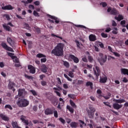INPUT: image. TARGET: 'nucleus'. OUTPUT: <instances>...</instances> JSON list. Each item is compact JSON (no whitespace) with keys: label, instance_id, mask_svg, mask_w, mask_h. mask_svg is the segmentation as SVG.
Instances as JSON below:
<instances>
[{"label":"nucleus","instance_id":"nucleus-56","mask_svg":"<svg viewBox=\"0 0 128 128\" xmlns=\"http://www.w3.org/2000/svg\"><path fill=\"white\" fill-rule=\"evenodd\" d=\"M34 16H40V15H38V13L36 11L34 10Z\"/></svg>","mask_w":128,"mask_h":128},{"label":"nucleus","instance_id":"nucleus-10","mask_svg":"<svg viewBox=\"0 0 128 128\" xmlns=\"http://www.w3.org/2000/svg\"><path fill=\"white\" fill-rule=\"evenodd\" d=\"M2 10H14V7L12 6V5H6L2 7Z\"/></svg>","mask_w":128,"mask_h":128},{"label":"nucleus","instance_id":"nucleus-23","mask_svg":"<svg viewBox=\"0 0 128 128\" xmlns=\"http://www.w3.org/2000/svg\"><path fill=\"white\" fill-rule=\"evenodd\" d=\"M2 27L4 28V30H7V32H10V27L8 26H6V24H3Z\"/></svg>","mask_w":128,"mask_h":128},{"label":"nucleus","instance_id":"nucleus-58","mask_svg":"<svg viewBox=\"0 0 128 128\" xmlns=\"http://www.w3.org/2000/svg\"><path fill=\"white\" fill-rule=\"evenodd\" d=\"M46 78V75L45 74H41L40 76V80H44V78Z\"/></svg>","mask_w":128,"mask_h":128},{"label":"nucleus","instance_id":"nucleus-61","mask_svg":"<svg viewBox=\"0 0 128 128\" xmlns=\"http://www.w3.org/2000/svg\"><path fill=\"white\" fill-rule=\"evenodd\" d=\"M63 88H66V89L68 88V85L67 84H63Z\"/></svg>","mask_w":128,"mask_h":128},{"label":"nucleus","instance_id":"nucleus-46","mask_svg":"<svg viewBox=\"0 0 128 128\" xmlns=\"http://www.w3.org/2000/svg\"><path fill=\"white\" fill-rule=\"evenodd\" d=\"M88 60L90 62H92V60H94V58H92V56H88Z\"/></svg>","mask_w":128,"mask_h":128},{"label":"nucleus","instance_id":"nucleus-13","mask_svg":"<svg viewBox=\"0 0 128 128\" xmlns=\"http://www.w3.org/2000/svg\"><path fill=\"white\" fill-rule=\"evenodd\" d=\"M48 16L50 18H52V20H55L56 24L60 23V20H58V18L57 17L51 16L50 14H48Z\"/></svg>","mask_w":128,"mask_h":128},{"label":"nucleus","instance_id":"nucleus-64","mask_svg":"<svg viewBox=\"0 0 128 128\" xmlns=\"http://www.w3.org/2000/svg\"><path fill=\"white\" fill-rule=\"evenodd\" d=\"M34 4H35V6H40V1H36L34 2Z\"/></svg>","mask_w":128,"mask_h":128},{"label":"nucleus","instance_id":"nucleus-57","mask_svg":"<svg viewBox=\"0 0 128 128\" xmlns=\"http://www.w3.org/2000/svg\"><path fill=\"white\" fill-rule=\"evenodd\" d=\"M66 122H67V124H70V122H72V119L70 118H66Z\"/></svg>","mask_w":128,"mask_h":128},{"label":"nucleus","instance_id":"nucleus-41","mask_svg":"<svg viewBox=\"0 0 128 128\" xmlns=\"http://www.w3.org/2000/svg\"><path fill=\"white\" fill-rule=\"evenodd\" d=\"M59 120L63 124H66V120H64V118H59Z\"/></svg>","mask_w":128,"mask_h":128},{"label":"nucleus","instance_id":"nucleus-40","mask_svg":"<svg viewBox=\"0 0 128 128\" xmlns=\"http://www.w3.org/2000/svg\"><path fill=\"white\" fill-rule=\"evenodd\" d=\"M24 76L25 78H28V80H33L34 78V77L27 75L26 74H24Z\"/></svg>","mask_w":128,"mask_h":128},{"label":"nucleus","instance_id":"nucleus-28","mask_svg":"<svg viewBox=\"0 0 128 128\" xmlns=\"http://www.w3.org/2000/svg\"><path fill=\"white\" fill-rule=\"evenodd\" d=\"M50 102H52V104L54 106L56 104H58V102H56V98H52L50 100Z\"/></svg>","mask_w":128,"mask_h":128},{"label":"nucleus","instance_id":"nucleus-49","mask_svg":"<svg viewBox=\"0 0 128 128\" xmlns=\"http://www.w3.org/2000/svg\"><path fill=\"white\" fill-rule=\"evenodd\" d=\"M52 36H56V38H60V40H62V37L58 36V35H56L54 34H52Z\"/></svg>","mask_w":128,"mask_h":128},{"label":"nucleus","instance_id":"nucleus-1","mask_svg":"<svg viewBox=\"0 0 128 128\" xmlns=\"http://www.w3.org/2000/svg\"><path fill=\"white\" fill-rule=\"evenodd\" d=\"M64 44L59 43L52 50L51 54L56 56H64Z\"/></svg>","mask_w":128,"mask_h":128},{"label":"nucleus","instance_id":"nucleus-32","mask_svg":"<svg viewBox=\"0 0 128 128\" xmlns=\"http://www.w3.org/2000/svg\"><path fill=\"white\" fill-rule=\"evenodd\" d=\"M8 54L9 56H10V58H12V59L16 58V56H14V54L8 52Z\"/></svg>","mask_w":128,"mask_h":128},{"label":"nucleus","instance_id":"nucleus-31","mask_svg":"<svg viewBox=\"0 0 128 128\" xmlns=\"http://www.w3.org/2000/svg\"><path fill=\"white\" fill-rule=\"evenodd\" d=\"M7 42H8V44H14V41L10 37H8L7 38Z\"/></svg>","mask_w":128,"mask_h":128},{"label":"nucleus","instance_id":"nucleus-27","mask_svg":"<svg viewBox=\"0 0 128 128\" xmlns=\"http://www.w3.org/2000/svg\"><path fill=\"white\" fill-rule=\"evenodd\" d=\"M66 108H67V110H69V112H71V114H74V108H72L70 107V106L68 105L66 106Z\"/></svg>","mask_w":128,"mask_h":128},{"label":"nucleus","instance_id":"nucleus-25","mask_svg":"<svg viewBox=\"0 0 128 128\" xmlns=\"http://www.w3.org/2000/svg\"><path fill=\"white\" fill-rule=\"evenodd\" d=\"M74 42H76V46L78 48H80V46H82V42H78V40H75Z\"/></svg>","mask_w":128,"mask_h":128},{"label":"nucleus","instance_id":"nucleus-48","mask_svg":"<svg viewBox=\"0 0 128 128\" xmlns=\"http://www.w3.org/2000/svg\"><path fill=\"white\" fill-rule=\"evenodd\" d=\"M76 28H87L86 27L82 25H76Z\"/></svg>","mask_w":128,"mask_h":128},{"label":"nucleus","instance_id":"nucleus-18","mask_svg":"<svg viewBox=\"0 0 128 128\" xmlns=\"http://www.w3.org/2000/svg\"><path fill=\"white\" fill-rule=\"evenodd\" d=\"M118 14V11L116 8H112L110 12V14H112L113 16H117Z\"/></svg>","mask_w":128,"mask_h":128},{"label":"nucleus","instance_id":"nucleus-6","mask_svg":"<svg viewBox=\"0 0 128 128\" xmlns=\"http://www.w3.org/2000/svg\"><path fill=\"white\" fill-rule=\"evenodd\" d=\"M1 46L6 50H8V52H14V49L8 46V44H6L4 42H2L0 44Z\"/></svg>","mask_w":128,"mask_h":128},{"label":"nucleus","instance_id":"nucleus-11","mask_svg":"<svg viewBox=\"0 0 128 128\" xmlns=\"http://www.w3.org/2000/svg\"><path fill=\"white\" fill-rule=\"evenodd\" d=\"M0 118L2 120H4V122H8L10 120V118L4 114L2 113L0 114Z\"/></svg>","mask_w":128,"mask_h":128},{"label":"nucleus","instance_id":"nucleus-19","mask_svg":"<svg viewBox=\"0 0 128 128\" xmlns=\"http://www.w3.org/2000/svg\"><path fill=\"white\" fill-rule=\"evenodd\" d=\"M108 80V77L105 76L104 78H100V84H106Z\"/></svg>","mask_w":128,"mask_h":128},{"label":"nucleus","instance_id":"nucleus-5","mask_svg":"<svg viewBox=\"0 0 128 128\" xmlns=\"http://www.w3.org/2000/svg\"><path fill=\"white\" fill-rule=\"evenodd\" d=\"M54 107L48 108L44 110V114H46V116L54 114Z\"/></svg>","mask_w":128,"mask_h":128},{"label":"nucleus","instance_id":"nucleus-7","mask_svg":"<svg viewBox=\"0 0 128 128\" xmlns=\"http://www.w3.org/2000/svg\"><path fill=\"white\" fill-rule=\"evenodd\" d=\"M94 74L96 76V78H98V76L100 75V67L96 66V69L94 68Z\"/></svg>","mask_w":128,"mask_h":128},{"label":"nucleus","instance_id":"nucleus-35","mask_svg":"<svg viewBox=\"0 0 128 128\" xmlns=\"http://www.w3.org/2000/svg\"><path fill=\"white\" fill-rule=\"evenodd\" d=\"M34 30H36V32L37 34H40V29L38 26L34 27Z\"/></svg>","mask_w":128,"mask_h":128},{"label":"nucleus","instance_id":"nucleus-45","mask_svg":"<svg viewBox=\"0 0 128 128\" xmlns=\"http://www.w3.org/2000/svg\"><path fill=\"white\" fill-rule=\"evenodd\" d=\"M53 90H58V92H60V90H62L63 89L61 87H58V88H54Z\"/></svg>","mask_w":128,"mask_h":128},{"label":"nucleus","instance_id":"nucleus-36","mask_svg":"<svg viewBox=\"0 0 128 128\" xmlns=\"http://www.w3.org/2000/svg\"><path fill=\"white\" fill-rule=\"evenodd\" d=\"M64 76L68 80L69 82H72V79L70 78L66 74H64Z\"/></svg>","mask_w":128,"mask_h":128},{"label":"nucleus","instance_id":"nucleus-30","mask_svg":"<svg viewBox=\"0 0 128 128\" xmlns=\"http://www.w3.org/2000/svg\"><path fill=\"white\" fill-rule=\"evenodd\" d=\"M70 106H72V108H76V104L75 103L73 102V101L72 100H70Z\"/></svg>","mask_w":128,"mask_h":128},{"label":"nucleus","instance_id":"nucleus-60","mask_svg":"<svg viewBox=\"0 0 128 128\" xmlns=\"http://www.w3.org/2000/svg\"><path fill=\"white\" fill-rule=\"evenodd\" d=\"M128 82V78H126V77H124L122 80V82Z\"/></svg>","mask_w":128,"mask_h":128},{"label":"nucleus","instance_id":"nucleus-37","mask_svg":"<svg viewBox=\"0 0 128 128\" xmlns=\"http://www.w3.org/2000/svg\"><path fill=\"white\" fill-rule=\"evenodd\" d=\"M30 92H32L33 96H38V93L36 92L35 90H30Z\"/></svg>","mask_w":128,"mask_h":128},{"label":"nucleus","instance_id":"nucleus-21","mask_svg":"<svg viewBox=\"0 0 128 128\" xmlns=\"http://www.w3.org/2000/svg\"><path fill=\"white\" fill-rule=\"evenodd\" d=\"M114 18L118 22H120L122 20H124V16H122V15L119 14L118 16H116Z\"/></svg>","mask_w":128,"mask_h":128},{"label":"nucleus","instance_id":"nucleus-63","mask_svg":"<svg viewBox=\"0 0 128 128\" xmlns=\"http://www.w3.org/2000/svg\"><path fill=\"white\" fill-rule=\"evenodd\" d=\"M23 122H24V124H25L26 126H28V120H25L24 121H23Z\"/></svg>","mask_w":128,"mask_h":128},{"label":"nucleus","instance_id":"nucleus-14","mask_svg":"<svg viewBox=\"0 0 128 128\" xmlns=\"http://www.w3.org/2000/svg\"><path fill=\"white\" fill-rule=\"evenodd\" d=\"M14 86H16V84L14 82L10 81L9 80V84H8V88L9 90H12L14 88Z\"/></svg>","mask_w":128,"mask_h":128},{"label":"nucleus","instance_id":"nucleus-53","mask_svg":"<svg viewBox=\"0 0 128 128\" xmlns=\"http://www.w3.org/2000/svg\"><path fill=\"white\" fill-rule=\"evenodd\" d=\"M20 119L21 120H22V122H24L26 120V116L24 115H22L21 116Z\"/></svg>","mask_w":128,"mask_h":128},{"label":"nucleus","instance_id":"nucleus-42","mask_svg":"<svg viewBox=\"0 0 128 128\" xmlns=\"http://www.w3.org/2000/svg\"><path fill=\"white\" fill-rule=\"evenodd\" d=\"M4 16L6 17L7 20H8V21L10 20V15L8 14H5L4 15Z\"/></svg>","mask_w":128,"mask_h":128},{"label":"nucleus","instance_id":"nucleus-39","mask_svg":"<svg viewBox=\"0 0 128 128\" xmlns=\"http://www.w3.org/2000/svg\"><path fill=\"white\" fill-rule=\"evenodd\" d=\"M4 108H9V110H12V107L10 104H6L4 106Z\"/></svg>","mask_w":128,"mask_h":128},{"label":"nucleus","instance_id":"nucleus-17","mask_svg":"<svg viewBox=\"0 0 128 128\" xmlns=\"http://www.w3.org/2000/svg\"><path fill=\"white\" fill-rule=\"evenodd\" d=\"M12 126L13 128H22V127L18 126V122H16V121H12Z\"/></svg>","mask_w":128,"mask_h":128},{"label":"nucleus","instance_id":"nucleus-54","mask_svg":"<svg viewBox=\"0 0 128 128\" xmlns=\"http://www.w3.org/2000/svg\"><path fill=\"white\" fill-rule=\"evenodd\" d=\"M114 54L115 56H117L118 58H120V54L116 52H114Z\"/></svg>","mask_w":128,"mask_h":128},{"label":"nucleus","instance_id":"nucleus-50","mask_svg":"<svg viewBox=\"0 0 128 128\" xmlns=\"http://www.w3.org/2000/svg\"><path fill=\"white\" fill-rule=\"evenodd\" d=\"M68 97L70 98H74V94H68Z\"/></svg>","mask_w":128,"mask_h":128},{"label":"nucleus","instance_id":"nucleus-16","mask_svg":"<svg viewBox=\"0 0 128 128\" xmlns=\"http://www.w3.org/2000/svg\"><path fill=\"white\" fill-rule=\"evenodd\" d=\"M89 40L90 42H96V36L94 34H90Z\"/></svg>","mask_w":128,"mask_h":128},{"label":"nucleus","instance_id":"nucleus-4","mask_svg":"<svg viewBox=\"0 0 128 128\" xmlns=\"http://www.w3.org/2000/svg\"><path fill=\"white\" fill-rule=\"evenodd\" d=\"M88 108L89 110H86L88 118H94L96 108L91 106H89Z\"/></svg>","mask_w":128,"mask_h":128},{"label":"nucleus","instance_id":"nucleus-43","mask_svg":"<svg viewBox=\"0 0 128 128\" xmlns=\"http://www.w3.org/2000/svg\"><path fill=\"white\" fill-rule=\"evenodd\" d=\"M101 36H102V38H108V34H106V33L104 32H102L101 34Z\"/></svg>","mask_w":128,"mask_h":128},{"label":"nucleus","instance_id":"nucleus-62","mask_svg":"<svg viewBox=\"0 0 128 128\" xmlns=\"http://www.w3.org/2000/svg\"><path fill=\"white\" fill-rule=\"evenodd\" d=\"M41 62H46V58H42L40 60Z\"/></svg>","mask_w":128,"mask_h":128},{"label":"nucleus","instance_id":"nucleus-8","mask_svg":"<svg viewBox=\"0 0 128 128\" xmlns=\"http://www.w3.org/2000/svg\"><path fill=\"white\" fill-rule=\"evenodd\" d=\"M69 58L74 61L75 64H78L80 62V59L72 54H69Z\"/></svg>","mask_w":128,"mask_h":128},{"label":"nucleus","instance_id":"nucleus-24","mask_svg":"<svg viewBox=\"0 0 128 128\" xmlns=\"http://www.w3.org/2000/svg\"><path fill=\"white\" fill-rule=\"evenodd\" d=\"M86 86H90L91 90H92L94 88V84H92V82H88L86 84Z\"/></svg>","mask_w":128,"mask_h":128},{"label":"nucleus","instance_id":"nucleus-26","mask_svg":"<svg viewBox=\"0 0 128 128\" xmlns=\"http://www.w3.org/2000/svg\"><path fill=\"white\" fill-rule=\"evenodd\" d=\"M53 114L54 117L56 118H58V111L56 110V108H54Z\"/></svg>","mask_w":128,"mask_h":128},{"label":"nucleus","instance_id":"nucleus-12","mask_svg":"<svg viewBox=\"0 0 128 128\" xmlns=\"http://www.w3.org/2000/svg\"><path fill=\"white\" fill-rule=\"evenodd\" d=\"M112 106L114 110H118L122 108V104H120L118 103H114L113 104Z\"/></svg>","mask_w":128,"mask_h":128},{"label":"nucleus","instance_id":"nucleus-52","mask_svg":"<svg viewBox=\"0 0 128 128\" xmlns=\"http://www.w3.org/2000/svg\"><path fill=\"white\" fill-rule=\"evenodd\" d=\"M77 84H84V80H78Z\"/></svg>","mask_w":128,"mask_h":128},{"label":"nucleus","instance_id":"nucleus-55","mask_svg":"<svg viewBox=\"0 0 128 128\" xmlns=\"http://www.w3.org/2000/svg\"><path fill=\"white\" fill-rule=\"evenodd\" d=\"M41 84H42V86H46V82L42 81Z\"/></svg>","mask_w":128,"mask_h":128},{"label":"nucleus","instance_id":"nucleus-15","mask_svg":"<svg viewBox=\"0 0 128 128\" xmlns=\"http://www.w3.org/2000/svg\"><path fill=\"white\" fill-rule=\"evenodd\" d=\"M28 69L30 70V74H36V68L32 66H28Z\"/></svg>","mask_w":128,"mask_h":128},{"label":"nucleus","instance_id":"nucleus-9","mask_svg":"<svg viewBox=\"0 0 128 128\" xmlns=\"http://www.w3.org/2000/svg\"><path fill=\"white\" fill-rule=\"evenodd\" d=\"M25 94H26V90L24 88L19 89L18 90V95L19 96H22Z\"/></svg>","mask_w":128,"mask_h":128},{"label":"nucleus","instance_id":"nucleus-2","mask_svg":"<svg viewBox=\"0 0 128 128\" xmlns=\"http://www.w3.org/2000/svg\"><path fill=\"white\" fill-rule=\"evenodd\" d=\"M19 108H26L30 104V102L26 99L19 98L16 102Z\"/></svg>","mask_w":128,"mask_h":128},{"label":"nucleus","instance_id":"nucleus-3","mask_svg":"<svg viewBox=\"0 0 128 128\" xmlns=\"http://www.w3.org/2000/svg\"><path fill=\"white\" fill-rule=\"evenodd\" d=\"M99 56L97 60L100 62V66H104V62H106V60H108V56L106 55L104 56V54L102 53L99 54Z\"/></svg>","mask_w":128,"mask_h":128},{"label":"nucleus","instance_id":"nucleus-34","mask_svg":"<svg viewBox=\"0 0 128 128\" xmlns=\"http://www.w3.org/2000/svg\"><path fill=\"white\" fill-rule=\"evenodd\" d=\"M64 66H66V68H70V63H68V62L66 61H64Z\"/></svg>","mask_w":128,"mask_h":128},{"label":"nucleus","instance_id":"nucleus-33","mask_svg":"<svg viewBox=\"0 0 128 128\" xmlns=\"http://www.w3.org/2000/svg\"><path fill=\"white\" fill-rule=\"evenodd\" d=\"M42 72H48V67L46 66V65H44V68L42 69Z\"/></svg>","mask_w":128,"mask_h":128},{"label":"nucleus","instance_id":"nucleus-44","mask_svg":"<svg viewBox=\"0 0 128 128\" xmlns=\"http://www.w3.org/2000/svg\"><path fill=\"white\" fill-rule=\"evenodd\" d=\"M68 76H70V78H74V72H72L70 71L68 72Z\"/></svg>","mask_w":128,"mask_h":128},{"label":"nucleus","instance_id":"nucleus-29","mask_svg":"<svg viewBox=\"0 0 128 128\" xmlns=\"http://www.w3.org/2000/svg\"><path fill=\"white\" fill-rule=\"evenodd\" d=\"M36 58H46V56L42 54L39 53L36 54Z\"/></svg>","mask_w":128,"mask_h":128},{"label":"nucleus","instance_id":"nucleus-47","mask_svg":"<svg viewBox=\"0 0 128 128\" xmlns=\"http://www.w3.org/2000/svg\"><path fill=\"white\" fill-rule=\"evenodd\" d=\"M103 104H105V106H108V108H112V106L110 104L109 102H104Z\"/></svg>","mask_w":128,"mask_h":128},{"label":"nucleus","instance_id":"nucleus-59","mask_svg":"<svg viewBox=\"0 0 128 128\" xmlns=\"http://www.w3.org/2000/svg\"><path fill=\"white\" fill-rule=\"evenodd\" d=\"M112 26H116V22L115 20L112 21Z\"/></svg>","mask_w":128,"mask_h":128},{"label":"nucleus","instance_id":"nucleus-51","mask_svg":"<svg viewBox=\"0 0 128 128\" xmlns=\"http://www.w3.org/2000/svg\"><path fill=\"white\" fill-rule=\"evenodd\" d=\"M48 126H51V128H56V125L54 124L49 123L48 125Z\"/></svg>","mask_w":128,"mask_h":128},{"label":"nucleus","instance_id":"nucleus-22","mask_svg":"<svg viewBox=\"0 0 128 128\" xmlns=\"http://www.w3.org/2000/svg\"><path fill=\"white\" fill-rule=\"evenodd\" d=\"M70 126L72 128H78V122H72L70 124Z\"/></svg>","mask_w":128,"mask_h":128},{"label":"nucleus","instance_id":"nucleus-38","mask_svg":"<svg viewBox=\"0 0 128 128\" xmlns=\"http://www.w3.org/2000/svg\"><path fill=\"white\" fill-rule=\"evenodd\" d=\"M111 96H112V94L110 93H108V96H104V98H105V100H110Z\"/></svg>","mask_w":128,"mask_h":128},{"label":"nucleus","instance_id":"nucleus-20","mask_svg":"<svg viewBox=\"0 0 128 128\" xmlns=\"http://www.w3.org/2000/svg\"><path fill=\"white\" fill-rule=\"evenodd\" d=\"M114 102H116L117 104H122V102H126V100L124 99H120V100H116L114 99Z\"/></svg>","mask_w":128,"mask_h":128}]
</instances>
